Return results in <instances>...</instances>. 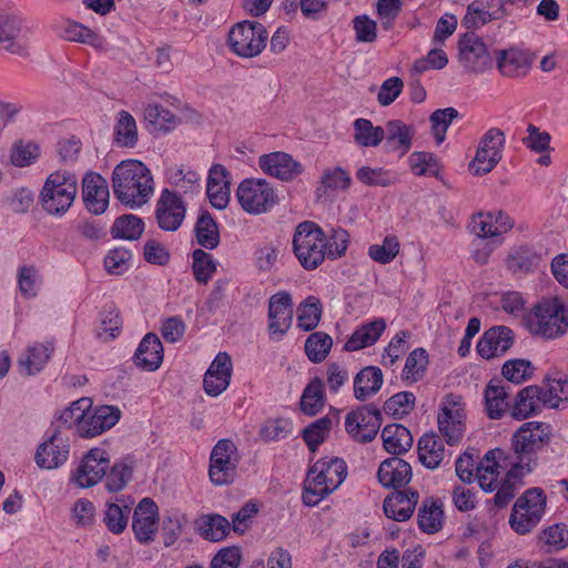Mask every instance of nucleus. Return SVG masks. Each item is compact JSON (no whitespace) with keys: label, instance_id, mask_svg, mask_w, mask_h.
Masks as SVG:
<instances>
[{"label":"nucleus","instance_id":"f257e3e1","mask_svg":"<svg viewBox=\"0 0 568 568\" xmlns=\"http://www.w3.org/2000/svg\"><path fill=\"white\" fill-rule=\"evenodd\" d=\"M115 197L130 209L145 204L153 193V179L149 169L139 161H123L112 173Z\"/></svg>","mask_w":568,"mask_h":568},{"label":"nucleus","instance_id":"f03ea898","mask_svg":"<svg viewBox=\"0 0 568 568\" xmlns=\"http://www.w3.org/2000/svg\"><path fill=\"white\" fill-rule=\"evenodd\" d=\"M347 476V466L338 457L318 459L307 471L302 494L306 506H316L336 490Z\"/></svg>","mask_w":568,"mask_h":568},{"label":"nucleus","instance_id":"7ed1b4c3","mask_svg":"<svg viewBox=\"0 0 568 568\" xmlns=\"http://www.w3.org/2000/svg\"><path fill=\"white\" fill-rule=\"evenodd\" d=\"M77 191V179L73 174L55 171L47 178L42 186L41 206L51 215L62 216L72 205Z\"/></svg>","mask_w":568,"mask_h":568},{"label":"nucleus","instance_id":"20e7f679","mask_svg":"<svg viewBox=\"0 0 568 568\" xmlns=\"http://www.w3.org/2000/svg\"><path fill=\"white\" fill-rule=\"evenodd\" d=\"M550 425L541 422L524 423L513 435L511 444L517 465H523L526 471H532L537 465V452L548 442Z\"/></svg>","mask_w":568,"mask_h":568},{"label":"nucleus","instance_id":"39448f33","mask_svg":"<svg viewBox=\"0 0 568 568\" xmlns=\"http://www.w3.org/2000/svg\"><path fill=\"white\" fill-rule=\"evenodd\" d=\"M325 246L326 235L316 223L305 221L296 226L293 250L305 270H315L324 262Z\"/></svg>","mask_w":568,"mask_h":568},{"label":"nucleus","instance_id":"423d86ee","mask_svg":"<svg viewBox=\"0 0 568 568\" xmlns=\"http://www.w3.org/2000/svg\"><path fill=\"white\" fill-rule=\"evenodd\" d=\"M531 333L552 339L568 329V311L558 298H547L538 303L528 317Z\"/></svg>","mask_w":568,"mask_h":568},{"label":"nucleus","instance_id":"0eeeda50","mask_svg":"<svg viewBox=\"0 0 568 568\" xmlns=\"http://www.w3.org/2000/svg\"><path fill=\"white\" fill-rule=\"evenodd\" d=\"M546 508V496L541 488H529L517 498L509 516L511 529L519 534L530 532L541 520Z\"/></svg>","mask_w":568,"mask_h":568},{"label":"nucleus","instance_id":"6e6552de","mask_svg":"<svg viewBox=\"0 0 568 568\" xmlns=\"http://www.w3.org/2000/svg\"><path fill=\"white\" fill-rule=\"evenodd\" d=\"M241 207L248 214L270 212L280 201L275 189L264 179H245L236 190Z\"/></svg>","mask_w":568,"mask_h":568},{"label":"nucleus","instance_id":"1a4fd4ad","mask_svg":"<svg viewBox=\"0 0 568 568\" xmlns=\"http://www.w3.org/2000/svg\"><path fill=\"white\" fill-rule=\"evenodd\" d=\"M267 38L268 33L262 23L244 20L230 30L227 42L236 55L254 58L265 49Z\"/></svg>","mask_w":568,"mask_h":568},{"label":"nucleus","instance_id":"9d476101","mask_svg":"<svg viewBox=\"0 0 568 568\" xmlns=\"http://www.w3.org/2000/svg\"><path fill=\"white\" fill-rule=\"evenodd\" d=\"M241 456L231 439H220L211 450L209 477L216 486L232 484Z\"/></svg>","mask_w":568,"mask_h":568},{"label":"nucleus","instance_id":"9b49d317","mask_svg":"<svg viewBox=\"0 0 568 568\" xmlns=\"http://www.w3.org/2000/svg\"><path fill=\"white\" fill-rule=\"evenodd\" d=\"M465 410L460 397L453 394L444 397L437 416L438 429L450 446L458 444L465 433Z\"/></svg>","mask_w":568,"mask_h":568},{"label":"nucleus","instance_id":"f8f14e48","mask_svg":"<svg viewBox=\"0 0 568 568\" xmlns=\"http://www.w3.org/2000/svg\"><path fill=\"white\" fill-rule=\"evenodd\" d=\"M382 425V412L374 405H364L345 417V429L358 443L372 442Z\"/></svg>","mask_w":568,"mask_h":568},{"label":"nucleus","instance_id":"ddd939ff","mask_svg":"<svg viewBox=\"0 0 568 568\" xmlns=\"http://www.w3.org/2000/svg\"><path fill=\"white\" fill-rule=\"evenodd\" d=\"M186 214V204L178 192L163 189L155 204L158 226L165 232L178 231Z\"/></svg>","mask_w":568,"mask_h":568},{"label":"nucleus","instance_id":"4468645a","mask_svg":"<svg viewBox=\"0 0 568 568\" xmlns=\"http://www.w3.org/2000/svg\"><path fill=\"white\" fill-rule=\"evenodd\" d=\"M459 62L471 73H483L493 67L487 45L474 32H466L458 41Z\"/></svg>","mask_w":568,"mask_h":568},{"label":"nucleus","instance_id":"2eb2a0df","mask_svg":"<svg viewBox=\"0 0 568 568\" xmlns=\"http://www.w3.org/2000/svg\"><path fill=\"white\" fill-rule=\"evenodd\" d=\"M110 459L104 449L92 448L82 458L71 475V480L80 488L97 485L106 474Z\"/></svg>","mask_w":568,"mask_h":568},{"label":"nucleus","instance_id":"dca6fc26","mask_svg":"<svg viewBox=\"0 0 568 568\" xmlns=\"http://www.w3.org/2000/svg\"><path fill=\"white\" fill-rule=\"evenodd\" d=\"M293 321V303L291 295L278 292L268 301V333L276 339H282Z\"/></svg>","mask_w":568,"mask_h":568},{"label":"nucleus","instance_id":"f3484780","mask_svg":"<svg viewBox=\"0 0 568 568\" xmlns=\"http://www.w3.org/2000/svg\"><path fill=\"white\" fill-rule=\"evenodd\" d=\"M159 508L153 499L145 497L138 504L132 518V529L140 544L153 541L158 530Z\"/></svg>","mask_w":568,"mask_h":568},{"label":"nucleus","instance_id":"a211bd4d","mask_svg":"<svg viewBox=\"0 0 568 568\" xmlns=\"http://www.w3.org/2000/svg\"><path fill=\"white\" fill-rule=\"evenodd\" d=\"M121 417V410L113 405H101L92 412L87 410L80 427L81 438H92L112 428Z\"/></svg>","mask_w":568,"mask_h":568},{"label":"nucleus","instance_id":"6ab92c4d","mask_svg":"<svg viewBox=\"0 0 568 568\" xmlns=\"http://www.w3.org/2000/svg\"><path fill=\"white\" fill-rule=\"evenodd\" d=\"M233 371L232 358L226 352H220L203 378V388L212 397L222 394L230 385Z\"/></svg>","mask_w":568,"mask_h":568},{"label":"nucleus","instance_id":"aec40b11","mask_svg":"<svg viewBox=\"0 0 568 568\" xmlns=\"http://www.w3.org/2000/svg\"><path fill=\"white\" fill-rule=\"evenodd\" d=\"M258 164L262 171L283 182H290L303 172V166L285 152H272L260 156Z\"/></svg>","mask_w":568,"mask_h":568},{"label":"nucleus","instance_id":"412c9836","mask_svg":"<svg viewBox=\"0 0 568 568\" xmlns=\"http://www.w3.org/2000/svg\"><path fill=\"white\" fill-rule=\"evenodd\" d=\"M69 457V444L59 432H54L44 443L40 444L34 456L36 464L42 469H55Z\"/></svg>","mask_w":568,"mask_h":568},{"label":"nucleus","instance_id":"4be33fe9","mask_svg":"<svg viewBox=\"0 0 568 568\" xmlns=\"http://www.w3.org/2000/svg\"><path fill=\"white\" fill-rule=\"evenodd\" d=\"M514 344V332L507 326H494L477 343V353L485 359L503 356Z\"/></svg>","mask_w":568,"mask_h":568},{"label":"nucleus","instance_id":"5701e85b","mask_svg":"<svg viewBox=\"0 0 568 568\" xmlns=\"http://www.w3.org/2000/svg\"><path fill=\"white\" fill-rule=\"evenodd\" d=\"M546 252L530 245H520L510 250L506 266L513 274H528L537 271L545 264Z\"/></svg>","mask_w":568,"mask_h":568},{"label":"nucleus","instance_id":"b1692460","mask_svg":"<svg viewBox=\"0 0 568 568\" xmlns=\"http://www.w3.org/2000/svg\"><path fill=\"white\" fill-rule=\"evenodd\" d=\"M22 20L13 12L0 13V49L11 53L23 55L27 53L28 43L21 37Z\"/></svg>","mask_w":568,"mask_h":568},{"label":"nucleus","instance_id":"393cba45","mask_svg":"<svg viewBox=\"0 0 568 568\" xmlns=\"http://www.w3.org/2000/svg\"><path fill=\"white\" fill-rule=\"evenodd\" d=\"M109 187L106 181L98 173H87L82 181V197L85 207L93 214L105 212L109 204Z\"/></svg>","mask_w":568,"mask_h":568},{"label":"nucleus","instance_id":"a878e982","mask_svg":"<svg viewBox=\"0 0 568 568\" xmlns=\"http://www.w3.org/2000/svg\"><path fill=\"white\" fill-rule=\"evenodd\" d=\"M412 475L410 465L398 456L386 458L377 470V479L385 488L404 487L410 481Z\"/></svg>","mask_w":568,"mask_h":568},{"label":"nucleus","instance_id":"bb28decb","mask_svg":"<svg viewBox=\"0 0 568 568\" xmlns=\"http://www.w3.org/2000/svg\"><path fill=\"white\" fill-rule=\"evenodd\" d=\"M230 173L222 164H215L209 171L206 194L210 203L217 210H224L231 199Z\"/></svg>","mask_w":568,"mask_h":568},{"label":"nucleus","instance_id":"cd10ccee","mask_svg":"<svg viewBox=\"0 0 568 568\" xmlns=\"http://www.w3.org/2000/svg\"><path fill=\"white\" fill-rule=\"evenodd\" d=\"M419 494L416 490H395L387 496L383 504L386 517L396 521L409 519L418 503Z\"/></svg>","mask_w":568,"mask_h":568},{"label":"nucleus","instance_id":"c85d7f7f","mask_svg":"<svg viewBox=\"0 0 568 568\" xmlns=\"http://www.w3.org/2000/svg\"><path fill=\"white\" fill-rule=\"evenodd\" d=\"M163 362V345L154 333H148L134 354L135 365L145 371H156Z\"/></svg>","mask_w":568,"mask_h":568},{"label":"nucleus","instance_id":"c756f323","mask_svg":"<svg viewBox=\"0 0 568 568\" xmlns=\"http://www.w3.org/2000/svg\"><path fill=\"white\" fill-rule=\"evenodd\" d=\"M386 328L384 318L365 322L358 326L344 344L345 352H355L374 345Z\"/></svg>","mask_w":568,"mask_h":568},{"label":"nucleus","instance_id":"7c9ffc66","mask_svg":"<svg viewBox=\"0 0 568 568\" xmlns=\"http://www.w3.org/2000/svg\"><path fill=\"white\" fill-rule=\"evenodd\" d=\"M503 454L501 449H491L476 466V478L484 491L491 493L497 488L501 469L498 460Z\"/></svg>","mask_w":568,"mask_h":568},{"label":"nucleus","instance_id":"2f4dec72","mask_svg":"<svg viewBox=\"0 0 568 568\" xmlns=\"http://www.w3.org/2000/svg\"><path fill=\"white\" fill-rule=\"evenodd\" d=\"M544 404L542 387L529 385L518 392L511 409L516 419H526L541 409Z\"/></svg>","mask_w":568,"mask_h":568},{"label":"nucleus","instance_id":"473e14b6","mask_svg":"<svg viewBox=\"0 0 568 568\" xmlns=\"http://www.w3.org/2000/svg\"><path fill=\"white\" fill-rule=\"evenodd\" d=\"M143 118L148 130L155 135L169 133L179 124V119L170 110L158 103H148L143 109Z\"/></svg>","mask_w":568,"mask_h":568},{"label":"nucleus","instance_id":"72a5a7b5","mask_svg":"<svg viewBox=\"0 0 568 568\" xmlns=\"http://www.w3.org/2000/svg\"><path fill=\"white\" fill-rule=\"evenodd\" d=\"M531 65L529 55L518 49L503 50L498 52L497 68L508 78H519L528 73Z\"/></svg>","mask_w":568,"mask_h":568},{"label":"nucleus","instance_id":"f704fd0d","mask_svg":"<svg viewBox=\"0 0 568 568\" xmlns=\"http://www.w3.org/2000/svg\"><path fill=\"white\" fill-rule=\"evenodd\" d=\"M529 473L530 471H526L525 466L514 463L504 478L497 484V488L495 489L496 494L494 496L495 506L498 508L506 507L515 497L521 485V478Z\"/></svg>","mask_w":568,"mask_h":568},{"label":"nucleus","instance_id":"c9c22d12","mask_svg":"<svg viewBox=\"0 0 568 568\" xmlns=\"http://www.w3.org/2000/svg\"><path fill=\"white\" fill-rule=\"evenodd\" d=\"M352 179L347 171L341 166L324 169L320 183L315 190L317 201L326 199L329 194L349 189Z\"/></svg>","mask_w":568,"mask_h":568},{"label":"nucleus","instance_id":"e433bc0d","mask_svg":"<svg viewBox=\"0 0 568 568\" xmlns=\"http://www.w3.org/2000/svg\"><path fill=\"white\" fill-rule=\"evenodd\" d=\"M383 372L377 366H366L354 377V396L366 400L378 393L383 385Z\"/></svg>","mask_w":568,"mask_h":568},{"label":"nucleus","instance_id":"4c0bfd02","mask_svg":"<svg viewBox=\"0 0 568 568\" xmlns=\"http://www.w3.org/2000/svg\"><path fill=\"white\" fill-rule=\"evenodd\" d=\"M326 403L324 383L320 377H314L305 386L300 398V409L306 416L320 414Z\"/></svg>","mask_w":568,"mask_h":568},{"label":"nucleus","instance_id":"58836bf2","mask_svg":"<svg viewBox=\"0 0 568 568\" xmlns=\"http://www.w3.org/2000/svg\"><path fill=\"white\" fill-rule=\"evenodd\" d=\"M384 449L394 456L406 453L413 445L410 432L403 425L389 424L382 430Z\"/></svg>","mask_w":568,"mask_h":568},{"label":"nucleus","instance_id":"ea45409f","mask_svg":"<svg viewBox=\"0 0 568 568\" xmlns=\"http://www.w3.org/2000/svg\"><path fill=\"white\" fill-rule=\"evenodd\" d=\"M445 457V447L436 434H424L418 440V459L428 469H436Z\"/></svg>","mask_w":568,"mask_h":568},{"label":"nucleus","instance_id":"a19ab883","mask_svg":"<svg viewBox=\"0 0 568 568\" xmlns=\"http://www.w3.org/2000/svg\"><path fill=\"white\" fill-rule=\"evenodd\" d=\"M417 521L423 532L435 534L439 531L444 521L442 503L433 497L425 498L418 510Z\"/></svg>","mask_w":568,"mask_h":568},{"label":"nucleus","instance_id":"79ce46f5","mask_svg":"<svg viewBox=\"0 0 568 568\" xmlns=\"http://www.w3.org/2000/svg\"><path fill=\"white\" fill-rule=\"evenodd\" d=\"M169 183L179 195H195L201 192L200 174L184 168H170L166 171Z\"/></svg>","mask_w":568,"mask_h":568},{"label":"nucleus","instance_id":"37998d69","mask_svg":"<svg viewBox=\"0 0 568 568\" xmlns=\"http://www.w3.org/2000/svg\"><path fill=\"white\" fill-rule=\"evenodd\" d=\"M194 233L197 243L206 250H214L220 244V231L217 223L206 210L200 211L194 225Z\"/></svg>","mask_w":568,"mask_h":568},{"label":"nucleus","instance_id":"c03bdc74","mask_svg":"<svg viewBox=\"0 0 568 568\" xmlns=\"http://www.w3.org/2000/svg\"><path fill=\"white\" fill-rule=\"evenodd\" d=\"M542 387L544 404L558 408L561 402L568 400V376L560 372L548 374Z\"/></svg>","mask_w":568,"mask_h":568},{"label":"nucleus","instance_id":"a18cd8bd","mask_svg":"<svg viewBox=\"0 0 568 568\" xmlns=\"http://www.w3.org/2000/svg\"><path fill=\"white\" fill-rule=\"evenodd\" d=\"M484 396L488 417L491 419L500 418L509 405L505 386L493 379L486 386Z\"/></svg>","mask_w":568,"mask_h":568},{"label":"nucleus","instance_id":"49530a36","mask_svg":"<svg viewBox=\"0 0 568 568\" xmlns=\"http://www.w3.org/2000/svg\"><path fill=\"white\" fill-rule=\"evenodd\" d=\"M332 346V337L323 331H317L308 335L305 341L304 351L312 363L318 364L326 359Z\"/></svg>","mask_w":568,"mask_h":568},{"label":"nucleus","instance_id":"de8ad7c7","mask_svg":"<svg viewBox=\"0 0 568 568\" xmlns=\"http://www.w3.org/2000/svg\"><path fill=\"white\" fill-rule=\"evenodd\" d=\"M231 529L230 521L217 514L206 515L199 521L200 535L209 541L223 540Z\"/></svg>","mask_w":568,"mask_h":568},{"label":"nucleus","instance_id":"09e8293b","mask_svg":"<svg viewBox=\"0 0 568 568\" xmlns=\"http://www.w3.org/2000/svg\"><path fill=\"white\" fill-rule=\"evenodd\" d=\"M144 231V222L141 217L133 214H124L115 219L111 226L113 239L128 241L138 240Z\"/></svg>","mask_w":568,"mask_h":568},{"label":"nucleus","instance_id":"8fccbe9b","mask_svg":"<svg viewBox=\"0 0 568 568\" xmlns=\"http://www.w3.org/2000/svg\"><path fill=\"white\" fill-rule=\"evenodd\" d=\"M322 318V304L315 296H307L298 306L297 326L310 332L317 327Z\"/></svg>","mask_w":568,"mask_h":568},{"label":"nucleus","instance_id":"3c124183","mask_svg":"<svg viewBox=\"0 0 568 568\" xmlns=\"http://www.w3.org/2000/svg\"><path fill=\"white\" fill-rule=\"evenodd\" d=\"M500 160V149L496 144H483L477 150L476 156L469 164V171L474 175L489 173Z\"/></svg>","mask_w":568,"mask_h":568},{"label":"nucleus","instance_id":"603ef678","mask_svg":"<svg viewBox=\"0 0 568 568\" xmlns=\"http://www.w3.org/2000/svg\"><path fill=\"white\" fill-rule=\"evenodd\" d=\"M17 282L20 294L27 298H33L42 283L39 270L33 265H21L17 271Z\"/></svg>","mask_w":568,"mask_h":568},{"label":"nucleus","instance_id":"864d4df0","mask_svg":"<svg viewBox=\"0 0 568 568\" xmlns=\"http://www.w3.org/2000/svg\"><path fill=\"white\" fill-rule=\"evenodd\" d=\"M427 365V352L422 347L415 348L408 354L406 358V363L402 373L403 379L409 383L419 381L424 376Z\"/></svg>","mask_w":568,"mask_h":568},{"label":"nucleus","instance_id":"5fc2aeb1","mask_svg":"<svg viewBox=\"0 0 568 568\" xmlns=\"http://www.w3.org/2000/svg\"><path fill=\"white\" fill-rule=\"evenodd\" d=\"M332 427V419L328 416L321 417L306 426L302 432V438L310 450L315 452L326 439Z\"/></svg>","mask_w":568,"mask_h":568},{"label":"nucleus","instance_id":"6e6d98bb","mask_svg":"<svg viewBox=\"0 0 568 568\" xmlns=\"http://www.w3.org/2000/svg\"><path fill=\"white\" fill-rule=\"evenodd\" d=\"M400 244L395 235H387L384 237L382 244H373L368 247V256L379 263L388 264L398 255Z\"/></svg>","mask_w":568,"mask_h":568},{"label":"nucleus","instance_id":"4d7b16f0","mask_svg":"<svg viewBox=\"0 0 568 568\" xmlns=\"http://www.w3.org/2000/svg\"><path fill=\"white\" fill-rule=\"evenodd\" d=\"M409 168L418 176H437L440 170L438 159L429 152H414L408 159Z\"/></svg>","mask_w":568,"mask_h":568},{"label":"nucleus","instance_id":"13d9d810","mask_svg":"<svg viewBox=\"0 0 568 568\" xmlns=\"http://www.w3.org/2000/svg\"><path fill=\"white\" fill-rule=\"evenodd\" d=\"M130 510L129 505L121 506L116 503H108L103 517L108 529L115 535L121 534L128 525Z\"/></svg>","mask_w":568,"mask_h":568},{"label":"nucleus","instance_id":"bf43d9fd","mask_svg":"<svg viewBox=\"0 0 568 568\" xmlns=\"http://www.w3.org/2000/svg\"><path fill=\"white\" fill-rule=\"evenodd\" d=\"M192 258V270L195 280L199 283H207L216 271V262L213 260L211 254L206 253L202 248L194 250Z\"/></svg>","mask_w":568,"mask_h":568},{"label":"nucleus","instance_id":"052dcab7","mask_svg":"<svg viewBox=\"0 0 568 568\" xmlns=\"http://www.w3.org/2000/svg\"><path fill=\"white\" fill-rule=\"evenodd\" d=\"M534 371L535 367L528 359L515 358L504 364L501 374L507 381L521 384L531 377Z\"/></svg>","mask_w":568,"mask_h":568},{"label":"nucleus","instance_id":"680f3d73","mask_svg":"<svg viewBox=\"0 0 568 568\" xmlns=\"http://www.w3.org/2000/svg\"><path fill=\"white\" fill-rule=\"evenodd\" d=\"M547 552L558 551L568 546V527L565 524H554L544 529L540 535Z\"/></svg>","mask_w":568,"mask_h":568},{"label":"nucleus","instance_id":"e2e57ef3","mask_svg":"<svg viewBox=\"0 0 568 568\" xmlns=\"http://www.w3.org/2000/svg\"><path fill=\"white\" fill-rule=\"evenodd\" d=\"M90 408V403L87 398H81L73 402L69 407L63 409L59 416V422L68 428L75 427L79 435L80 427L84 420L87 410Z\"/></svg>","mask_w":568,"mask_h":568},{"label":"nucleus","instance_id":"0e129e2a","mask_svg":"<svg viewBox=\"0 0 568 568\" xmlns=\"http://www.w3.org/2000/svg\"><path fill=\"white\" fill-rule=\"evenodd\" d=\"M459 113L455 108L438 109L430 115L432 132L436 142H444L446 131L453 120L458 118Z\"/></svg>","mask_w":568,"mask_h":568},{"label":"nucleus","instance_id":"69168bd1","mask_svg":"<svg viewBox=\"0 0 568 568\" xmlns=\"http://www.w3.org/2000/svg\"><path fill=\"white\" fill-rule=\"evenodd\" d=\"M133 468L125 463H115L105 474V488L110 493L122 490L131 480Z\"/></svg>","mask_w":568,"mask_h":568},{"label":"nucleus","instance_id":"338daca9","mask_svg":"<svg viewBox=\"0 0 568 568\" xmlns=\"http://www.w3.org/2000/svg\"><path fill=\"white\" fill-rule=\"evenodd\" d=\"M52 352L53 347L50 344H36L29 347L26 359L21 361L27 367L28 375L40 372L49 361Z\"/></svg>","mask_w":568,"mask_h":568},{"label":"nucleus","instance_id":"774afa93","mask_svg":"<svg viewBox=\"0 0 568 568\" xmlns=\"http://www.w3.org/2000/svg\"><path fill=\"white\" fill-rule=\"evenodd\" d=\"M415 395L412 392H399L384 403V412L396 418L407 415L414 407Z\"/></svg>","mask_w":568,"mask_h":568}]
</instances>
